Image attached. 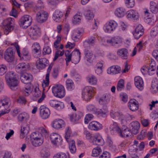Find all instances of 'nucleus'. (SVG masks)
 Masks as SVG:
<instances>
[{"instance_id": "nucleus-1", "label": "nucleus", "mask_w": 158, "mask_h": 158, "mask_svg": "<svg viewBox=\"0 0 158 158\" xmlns=\"http://www.w3.org/2000/svg\"><path fill=\"white\" fill-rule=\"evenodd\" d=\"M18 79V75L13 71L8 72L6 74V81L12 90H15L17 89L19 82Z\"/></svg>"}, {"instance_id": "nucleus-2", "label": "nucleus", "mask_w": 158, "mask_h": 158, "mask_svg": "<svg viewBox=\"0 0 158 158\" xmlns=\"http://www.w3.org/2000/svg\"><path fill=\"white\" fill-rule=\"evenodd\" d=\"M14 46L16 48L19 56L20 58L21 59L27 61L31 59V55L27 49L25 48H23L21 53L19 46L18 44L15 43Z\"/></svg>"}, {"instance_id": "nucleus-3", "label": "nucleus", "mask_w": 158, "mask_h": 158, "mask_svg": "<svg viewBox=\"0 0 158 158\" xmlns=\"http://www.w3.org/2000/svg\"><path fill=\"white\" fill-rule=\"evenodd\" d=\"M52 90L54 95L56 97L62 98L65 95L64 89L62 85H57L53 86Z\"/></svg>"}, {"instance_id": "nucleus-4", "label": "nucleus", "mask_w": 158, "mask_h": 158, "mask_svg": "<svg viewBox=\"0 0 158 158\" xmlns=\"http://www.w3.org/2000/svg\"><path fill=\"white\" fill-rule=\"evenodd\" d=\"M29 34L31 39L37 40L41 34L40 28L36 25L31 27L29 31Z\"/></svg>"}, {"instance_id": "nucleus-5", "label": "nucleus", "mask_w": 158, "mask_h": 158, "mask_svg": "<svg viewBox=\"0 0 158 158\" xmlns=\"http://www.w3.org/2000/svg\"><path fill=\"white\" fill-rule=\"evenodd\" d=\"M31 17L28 15H25L22 17L19 20V24L23 28L26 29L30 26L32 22Z\"/></svg>"}, {"instance_id": "nucleus-6", "label": "nucleus", "mask_w": 158, "mask_h": 158, "mask_svg": "<svg viewBox=\"0 0 158 158\" xmlns=\"http://www.w3.org/2000/svg\"><path fill=\"white\" fill-rule=\"evenodd\" d=\"M48 14L45 10H39L36 13V19L40 23L46 22L48 18Z\"/></svg>"}, {"instance_id": "nucleus-7", "label": "nucleus", "mask_w": 158, "mask_h": 158, "mask_svg": "<svg viewBox=\"0 0 158 158\" xmlns=\"http://www.w3.org/2000/svg\"><path fill=\"white\" fill-rule=\"evenodd\" d=\"M93 90V88L90 86H86L83 89L82 96L84 100L88 102L91 99Z\"/></svg>"}, {"instance_id": "nucleus-8", "label": "nucleus", "mask_w": 158, "mask_h": 158, "mask_svg": "<svg viewBox=\"0 0 158 158\" xmlns=\"http://www.w3.org/2000/svg\"><path fill=\"white\" fill-rule=\"evenodd\" d=\"M46 130L43 127H39L37 131L33 132L31 135V139H43L42 135L47 134Z\"/></svg>"}, {"instance_id": "nucleus-9", "label": "nucleus", "mask_w": 158, "mask_h": 158, "mask_svg": "<svg viewBox=\"0 0 158 158\" xmlns=\"http://www.w3.org/2000/svg\"><path fill=\"white\" fill-rule=\"evenodd\" d=\"M13 22L11 18H8L3 21L2 24L4 27V33L5 34H8L11 30L13 29V27L12 25Z\"/></svg>"}, {"instance_id": "nucleus-10", "label": "nucleus", "mask_w": 158, "mask_h": 158, "mask_svg": "<svg viewBox=\"0 0 158 158\" xmlns=\"http://www.w3.org/2000/svg\"><path fill=\"white\" fill-rule=\"evenodd\" d=\"M118 26V24L114 20H111L107 22L103 28L106 32L110 33L114 31Z\"/></svg>"}, {"instance_id": "nucleus-11", "label": "nucleus", "mask_w": 158, "mask_h": 158, "mask_svg": "<svg viewBox=\"0 0 158 158\" xmlns=\"http://www.w3.org/2000/svg\"><path fill=\"white\" fill-rule=\"evenodd\" d=\"M50 139L52 143L54 145L58 146L62 144V138L56 133L51 134L50 135Z\"/></svg>"}, {"instance_id": "nucleus-12", "label": "nucleus", "mask_w": 158, "mask_h": 158, "mask_svg": "<svg viewBox=\"0 0 158 158\" xmlns=\"http://www.w3.org/2000/svg\"><path fill=\"white\" fill-rule=\"evenodd\" d=\"M88 127L90 130L97 131L102 128V126L97 121H92L89 123Z\"/></svg>"}, {"instance_id": "nucleus-13", "label": "nucleus", "mask_w": 158, "mask_h": 158, "mask_svg": "<svg viewBox=\"0 0 158 158\" xmlns=\"http://www.w3.org/2000/svg\"><path fill=\"white\" fill-rule=\"evenodd\" d=\"M40 111L41 117L44 119L48 118L50 114L49 109L44 105L41 106Z\"/></svg>"}, {"instance_id": "nucleus-14", "label": "nucleus", "mask_w": 158, "mask_h": 158, "mask_svg": "<svg viewBox=\"0 0 158 158\" xmlns=\"http://www.w3.org/2000/svg\"><path fill=\"white\" fill-rule=\"evenodd\" d=\"M49 61L45 58H39L36 62V67L39 69H42L48 65Z\"/></svg>"}, {"instance_id": "nucleus-15", "label": "nucleus", "mask_w": 158, "mask_h": 158, "mask_svg": "<svg viewBox=\"0 0 158 158\" xmlns=\"http://www.w3.org/2000/svg\"><path fill=\"white\" fill-rule=\"evenodd\" d=\"M20 78L21 81L25 84H29L32 80V76L30 74L24 73L21 74Z\"/></svg>"}, {"instance_id": "nucleus-16", "label": "nucleus", "mask_w": 158, "mask_h": 158, "mask_svg": "<svg viewBox=\"0 0 158 158\" xmlns=\"http://www.w3.org/2000/svg\"><path fill=\"white\" fill-rule=\"evenodd\" d=\"M117 54L120 58L123 60L127 59L129 56L128 50L125 48L118 49L117 52Z\"/></svg>"}, {"instance_id": "nucleus-17", "label": "nucleus", "mask_w": 158, "mask_h": 158, "mask_svg": "<svg viewBox=\"0 0 158 158\" xmlns=\"http://www.w3.org/2000/svg\"><path fill=\"white\" fill-rule=\"evenodd\" d=\"M14 51L11 48H7L5 54V59L8 62H12L14 59Z\"/></svg>"}, {"instance_id": "nucleus-18", "label": "nucleus", "mask_w": 158, "mask_h": 158, "mask_svg": "<svg viewBox=\"0 0 158 158\" xmlns=\"http://www.w3.org/2000/svg\"><path fill=\"white\" fill-rule=\"evenodd\" d=\"M143 32L144 29L142 26L139 24L135 28L133 35L135 39L138 40L143 35Z\"/></svg>"}, {"instance_id": "nucleus-19", "label": "nucleus", "mask_w": 158, "mask_h": 158, "mask_svg": "<svg viewBox=\"0 0 158 158\" xmlns=\"http://www.w3.org/2000/svg\"><path fill=\"white\" fill-rule=\"evenodd\" d=\"M110 115L112 118L116 120L119 119L123 121L125 118V116L122 113L116 112L113 110H111L110 112Z\"/></svg>"}, {"instance_id": "nucleus-20", "label": "nucleus", "mask_w": 158, "mask_h": 158, "mask_svg": "<svg viewBox=\"0 0 158 158\" xmlns=\"http://www.w3.org/2000/svg\"><path fill=\"white\" fill-rule=\"evenodd\" d=\"M123 41L122 37L118 36H116L112 37L110 39L107 40V43L112 45L121 44Z\"/></svg>"}, {"instance_id": "nucleus-21", "label": "nucleus", "mask_w": 158, "mask_h": 158, "mask_svg": "<svg viewBox=\"0 0 158 158\" xmlns=\"http://www.w3.org/2000/svg\"><path fill=\"white\" fill-rule=\"evenodd\" d=\"M129 109L132 111L138 110L139 108V102L135 99H131L128 103Z\"/></svg>"}, {"instance_id": "nucleus-22", "label": "nucleus", "mask_w": 158, "mask_h": 158, "mask_svg": "<svg viewBox=\"0 0 158 158\" xmlns=\"http://www.w3.org/2000/svg\"><path fill=\"white\" fill-rule=\"evenodd\" d=\"M72 54H74L75 55H73L72 60V63L77 64L79 63L81 58V53L79 50L75 49L73 52Z\"/></svg>"}, {"instance_id": "nucleus-23", "label": "nucleus", "mask_w": 158, "mask_h": 158, "mask_svg": "<svg viewBox=\"0 0 158 158\" xmlns=\"http://www.w3.org/2000/svg\"><path fill=\"white\" fill-rule=\"evenodd\" d=\"M135 84L136 88L140 90L143 88V81L142 78L139 77H136L134 79Z\"/></svg>"}, {"instance_id": "nucleus-24", "label": "nucleus", "mask_w": 158, "mask_h": 158, "mask_svg": "<svg viewBox=\"0 0 158 158\" xmlns=\"http://www.w3.org/2000/svg\"><path fill=\"white\" fill-rule=\"evenodd\" d=\"M92 142L94 144L98 145H103L104 144V140L98 134L94 136Z\"/></svg>"}, {"instance_id": "nucleus-25", "label": "nucleus", "mask_w": 158, "mask_h": 158, "mask_svg": "<svg viewBox=\"0 0 158 158\" xmlns=\"http://www.w3.org/2000/svg\"><path fill=\"white\" fill-rule=\"evenodd\" d=\"M130 126L132 133L135 135L138 133L140 124L138 121H135L132 122L130 124Z\"/></svg>"}, {"instance_id": "nucleus-26", "label": "nucleus", "mask_w": 158, "mask_h": 158, "mask_svg": "<svg viewBox=\"0 0 158 158\" xmlns=\"http://www.w3.org/2000/svg\"><path fill=\"white\" fill-rule=\"evenodd\" d=\"M27 65L24 63H22L18 64L16 67L15 69L17 72L20 74L23 73L27 69Z\"/></svg>"}, {"instance_id": "nucleus-27", "label": "nucleus", "mask_w": 158, "mask_h": 158, "mask_svg": "<svg viewBox=\"0 0 158 158\" xmlns=\"http://www.w3.org/2000/svg\"><path fill=\"white\" fill-rule=\"evenodd\" d=\"M64 121L61 119H56L52 123V127L53 128L58 129L65 126Z\"/></svg>"}, {"instance_id": "nucleus-28", "label": "nucleus", "mask_w": 158, "mask_h": 158, "mask_svg": "<svg viewBox=\"0 0 158 158\" xmlns=\"http://www.w3.org/2000/svg\"><path fill=\"white\" fill-rule=\"evenodd\" d=\"M121 68L118 66H112L107 70V73L110 74H115L120 73Z\"/></svg>"}, {"instance_id": "nucleus-29", "label": "nucleus", "mask_w": 158, "mask_h": 158, "mask_svg": "<svg viewBox=\"0 0 158 158\" xmlns=\"http://www.w3.org/2000/svg\"><path fill=\"white\" fill-rule=\"evenodd\" d=\"M52 66L50 65L48 69L47 73L46 75L45 80H43L42 83V85L43 88H45L49 85V73L52 69Z\"/></svg>"}, {"instance_id": "nucleus-30", "label": "nucleus", "mask_w": 158, "mask_h": 158, "mask_svg": "<svg viewBox=\"0 0 158 158\" xmlns=\"http://www.w3.org/2000/svg\"><path fill=\"white\" fill-rule=\"evenodd\" d=\"M82 115V113L81 112H77L76 113H73L69 115L70 120L73 122H75L78 120Z\"/></svg>"}, {"instance_id": "nucleus-31", "label": "nucleus", "mask_w": 158, "mask_h": 158, "mask_svg": "<svg viewBox=\"0 0 158 158\" xmlns=\"http://www.w3.org/2000/svg\"><path fill=\"white\" fill-rule=\"evenodd\" d=\"M49 103L51 106L56 108L58 110H60L61 109V106L62 104L61 102L52 100L50 101Z\"/></svg>"}, {"instance_id": "nucleus-32", "label": "nucleus", "mask_w": 158, "mask_h": 158, "mask_svg": "<svg viewBox=\"0 0 158 158\" xmlns=\"http://www.w3.org/2000/svg\"><path fill=\"white\" fill-rule=\"evenodd\" d=\"M63 15V13L60 10H55L53 15V19L56 22H59Z\"/></svg>"}, {"instance_id": "nucleus-33", "label": "nucleus", "mask_w": 158, "mask_h": 158, "mask_svg": "<svg viewBox=\"0 0 158 158\" xmlns=\"http://www.w3.org/2000/svg\"><path fill=\"white\" fill-rule=\"evenodd\" d=\"M127 17L128 18H131L135 20L138 19L139 15L138 13L134 10L128 11L127 12Z\"/></svg>"}, {"instance_id": "nucleus-34", "label": "nucleus", "mask_w": 158, "mask_h": 158, "mask_svg": "<svg viewBox=\"0 0 158 158\" xmlns=\"http://www.w3.org/2000/svg\"><path fill=\"white\" fill-rule=\"evenodd\" d=\"M108 110L106 106H103L102 108L97 109L95 114H97L99 116L105 117L106 116V114Z\"/></svg>"}, {"instance_id": "nucleus-35", "label": "nucleus", "mask_w": 158, "mask_h": 158, "mask_svg": "<svg viewBox=\"0 0 158 158\" xmlns=\"http://www.w3.org/2000/svg\"><path fill=\"white\" fill-rule=\"evenodd\" d=\"M88 82L91 85H95L97 84L98 80L96 77L92 74L88 75L86 77Z\"/></svg>"}, {"instance_id": "nucleus-36", "label": "nucleus", "mask_w": 158, "mask_h": 158, "mask_svg": "<svg viewBox=\"0 0 158 158\" xmlns=\"http://www.w3.org/2000/svg\"><path fill=\"white\" fill-rule=\"evenodd\" d=\"M10 102V99L8 97H5L1 100L0 101V108L1 107H3L6 109L8 107L9 103Z\"/></svg>"}, {"instance_id": "nucleus-37", "label": "nucleus", "mask_w": 158, "mask_h": 158, "mask_svg": "<svg viewBox=\"0 0 158 158\" xmlns=\"http://www.w3.org/2000/svg\"><path fill=\"white\" fill-rule=\"evenodd\" d=\"M29 128L27 126L22 127L20 131V137L21 139H23L29 133Z\"/></svg>"}, {"instance_id": "nucleus-38", "label": "nucleus", "mask_w": 158, "mask_h": 158, "mask_svg": "<svg viewBox=\"0 0 158 158\" xmlns=\"http://www.w3.org/2000/svg\"><path fill=\"white\" fill-rule=\"evenodd\" d=\"M85 59L89 63H92L94 60L96 59L95 56L92 53L90 52H87L85 54Z\"/></svg>"}, {"instance_id": "nucleus-39", "label": "nucleus", "mask_w": 158, "mask_h": 158, "mask_svg": "<svg viewBox=\"0 0 158 158\" xmlns=\"http://www.w3.org/2000/svg\"><path fill=\"white\" fill-rule=\"evenodd\" d=\"M32 144L35 147L41 145L43 143V139H31Z\"/></svg>"}, {"instance_id": "nucleus-40", "label": "nucleus", "mask_w": 158, "mask_h": 158, "mask_svg": "<svg viewBox=\"0 0 158 158\" xmlns=\"http://www.w3.org/2000/svg\"><path fill=\"white\" fill-rule=\"evenodd\" d=\"M131 134V131L129 128L126 127L125 128H122L120 133L119 136L121 137H127Z\"/></svg>"}, {"instance_id": "nucleus-41", "label": "nucleus", "mask_w": 158, "mask_h": 158, "mask_svg": "<svg viewBox=\"0 0 158 158\" xmlns=\"http://www.w3.org/2000/svg\"><path fill=\"white\" fill-rule=\"evenodd\" d=\"M95 38L94 37H91L89 38L87 40L85 41L83 43V45L85 48L87 47V45H93L95 42Z\"/></svg>"}, {"instance_id": "nucleus-42", "label": "nucleus", "mask_w": 158, "mask_h": 158, "mask_svg": "<svg viewBox=\"0 0 158 158\" xmlns=\"http://www.w3.org/2000/svg\"><path fill=\"white\" fill-rule=\"evenodd\" d=\"M33 52L35 54H40L41 53L40 47L38 43H34L32 45Z\"/></svg>"}, {"instance_id": "nucleus-43", "label": "nucleus", "mask_w": 158, "mask_h": 158, "mask_svg": "<svg viewBox=\"0 0 158 158\" xmlns=\"http://www.w3.org/2000/svg\"><path fill=\"white\" fill-rule=\"evenodd\" d=\"M145 17V18L148 17V20L154 16V15L157 13V10H145L144 12Z\"/></svg>"}, {"instance_id": "nucleus-44", "label": "nucleus", "mask_w": 158, "mask_h": 158, "mask_svg": "<svg viewBox=\"0 0 158 158\" xmlns=\"http://www.w3.org/2000/svg\"><path fill=\"white\" fill-rule=\"evenodd\" d=\"M84 14L86 19L88 20L93 19L94 17V14L91 10H85Z\"/></svg>"}, {"instance_id": "nucleus-45", "label": "nucleus", "mask_w": 158, "mask_h": 158, "mask_svg": "<svg viewBox=\"0 0 158 158\" xmlns=\"http://www.w3.org/2000/svg\"><path fill=\"white\" fill-rule=\"evenodd\" d=\"M109 101L108 96L106 95H104L102 97L99 99V103L100 104L103 105V106H106V105Z\"/></svg>"}, {"instance_id": "nucleus-46", "label": "nucleus", "mask_w": 158, "mask_h": 158, "mask_svg": "<svg viewBox=\"0 0 158 158\" xmlns=\"http://www.w3.org/2000/svg\"><path fill=\"white\" fill-rule=\"evenodd\" d=\"M29 118V115L26 113H23L19 114L18 119L19 122H22L27 120Z\"/></svg>"}, {"instance_id": "nucleus-47", "label": "nucleus", "mask_w": 158, "mask_h": 158, "mask_svg": "<svg viewBox=\"0 0 158 158\" xmlns=\"http://www.w3.org/2000/svg\"><path fill=\"white\" fill-rule=\"evenodd\" d=\"M151 92L152 93H156L158 91V81H152V84Z\"/></svg>"}, {"instance_id": "nucleus-48", "label": "nucleus", "mask_w": 158, "mask_h": 158, "mask_svg": "<svg viewBox=\"0 0 158 158\" xmlns=\"http://www.w3.org/2000/svg\"><path fill=\"white\" fill-rule=\"evenodd\" d=\"M82 16L80 15H78L77 14L75 15L73 19L72 22L74 24H79L81 20Z\"/></svg>"}, {"instance_id": "nucleus-49", "label": "nucleus", "mask_w": 158, "mask_h": 158, "mask_svg": "<svg viewBox=\"0 0 158 158\" xmlns=\"http://www.w3.org/2000/svg\"><path fill=\"white\" fill-rule=\"evenodd\" d=\"M69 148L71 152L73 154L75 153L76 150L75 142L72 140L69 142Z\"/></svg>"}, {"instance_id": "nucleus-50", "label": "nucleus", "mask_w": 158, "mask_h": 158, "mask_svg": "<svg viewBox=\"0 0 158 158\" xmlns=\"http://www.w3.org/2000/svg\"><path fill=\"white\" fill-rule=\"evenodd\" d=\"M126 6L129 8H132L135 6V0H124Z\"/></svg>"}, {"instance_id": "nucleus-51", "label": "nucleus", "mask_w": 158, "mask_h": 158, "mask_svg": "<svg viewBox=\"0 0 158 158\" xmlns=\"http://www.w3.org/2000/svg\"><path fill=\"white\" fill-rule=\"evenodd\" d=\"M102 150L99 147L94 148L93 149L92 156L94 157H97L99 155L100 153L101 152Z\"/></svg>"}, {"instance_id": "nucleus-52", "label": "nucleus", "mask_w": 158, "mask_h": 158, "mask_svg": "<svg viewBox=\"0 0 158 158\" xmlns=\"http://www.w3.org/2000/svg\"><path fill=\"white\" fill-rule=\"evenodd\" d=\"M81 31L79 30H77L74 32L72 35V37L74 40L77 41L81 36Z\"/></svg>"}, {"instance_id": "nucleus-53", "label": "nucleus", "mask_w": 158, "mask_h": 158, "mask_svg": "<svg viewBox=\"0 0 158 158\" xmlns=\"http://www.w3.org/2000/svg\"><path fill=\"white\" fill-rule=\"evenodd\" d=\"M124 87V81L123 79H120L118 82L117 86V90L118 91H121Z\"/></svg>"}, {"instance_id": "nucleus-54", "label": "nucleus", "mask_w": 158, "mask_h": 158, "mask_svg": "<svg viewBox=\"0 0 158 158\" xmlns=\"http://www.w3.org/2000/svg\"><path fill=\"white\" fill-rule=\"evenodd\" d=\"M67 88L69 90H71L74 87L73 81L71 79H67L66 82Z\"/></svg>"}, {"instance_id": "nucleus-55", "label": "nucleus", "mask_w": 158, "mask_h": 158, "mask_svg": "<svg viewBox=\"0 0 158 158\" xmlns=\"http://www.w3.org/2000/svg\"><path fill=\"white\" fill-rule=\"evenodd\" d=\"M54 158H70L69 156L67 155L65 153L60 152L57 153L54 156Z\"/></svg>"}, {"instance_id": "nucleus-56", "label": "nucleus", "mask_w": 158, "mask_h": 158, "mask_svg": "<svg viewBox=\"0 0 158 158\" xmlns=\"http://www.w3.org/2000/svg\"><path fill=\"white\" fill-rule=\"evenodd\" d=\"M158 33V27L155 26L151 30L150 34L151 36L153 37L156 36Z\"/></svg>"}, {"instance_id": "nucleus-57", "label": "nucleus", "mask_w": 158, "mask_h": 158, "mask_svg": "<svg viewBox=\"0 0 158 158\" xmlns=\"http://www.w3.org/2000/svg\"><path fill=\"white\" fill-rule=\"evenodd\" d=\"M94 117L93 115L91 114H88L86 115L85 118L84 123L87 124Z\"/></svg>"}, {"instance_id": "nucleus-58", "label": "nucleus", "mask_w": 158, "mask_h": 158, "mask_svg": "<svg viewBox=\"0 0 158 158\" xmlns=\"http://www.w3.org/2000/svg\"><path fill=\"white\" fill-rule=\"evenodd\" d=\"M51 49L49 46L44 47L43 49V54L44 55L49 54L51 52Z\"/></svg>"}, {"instance_id": "nucleus-59", "label": "nucleus", "mask_w": 158, "mask_h": 158, "mask_svg": "<svg viewBox=\"0 0 158 158\" xmlns=\"http://www.w3.org/2000/svg\"><path fill=\"white\" fill-rule=\"evenodd\" d=\"M87 110L89 111L93 112L96 113L97 109L93 104L89 105L87 107Z\"/></svg>"}, {"instance_id": "nucleus-60", "label": "nucleus", "mask_w": 158, "mask_h": 158, "mask_svg": "<svg viewBox=\"0 0 158 158\" xmlns=\"http://www.w3.org/2000/svg\"><path fill=\"white\" fill-rule=\"evenodd\" d=\"M125 13L124 10H115L114 12L115 15L119 18L123 17Z\"/></svg>"}, {"instance_id": "nucleus-61", "label": "nucleus", "mask_w": 158, "mask_h": 158, "mask_svg": "<svg viewBox=\"0 0 158 158\" xmlns=\"http://www.w3.org/2000/svg\"><path fill=\"white\" fill-rule=\"evenodd\" d=\"M71 134V130L69 127H68L67 129L65 130V138L67 142H69L68 139L70 136Z\"/></svg>"}, {"instance_id": "nucleus-62", "label": "nucleus", "mask_w": 158, "mask_h": 158, "mask_svg": "<svg viewBox=\"0 0 158 158\" xmlns=\"http://www.w3.org/2000/svg\"><path fill=\"white\" fill-rule=\"evenodd\" d=\"M6 66L4 65H0V75H2L6 71Z\"/></svg>"}, {"instance_id": "nucleus-63", "label": "nucleus", "mask_w": 158, "mask_h": 158, "mask_svg": "<svg viewBox=\"0 0 158 158\" xmlns=\"http://www.w3.org/2000/svg\"><path fill=\"white\" fill-rule=\"evenodd\" d=\"M49 156V152L48 151L43 150L41 152V156L43 158H47Z\"/></svg>"}, {"instance_id": "nucleus-64", "label": "nucleus", "mask_w": 158, "mask_h": 158, "mask_svg": "<svg viewBox=\"0 0 158 158\" xmlns=\"http://www.w3.org/2000/svg\"><path fill=\"white\" fill-rule=\"evenodd\" d=\"M31 91V86L30 84L25 87L24 89V93L26 96H27L29 95V92Z\"/></svg>"}]
</instances>
